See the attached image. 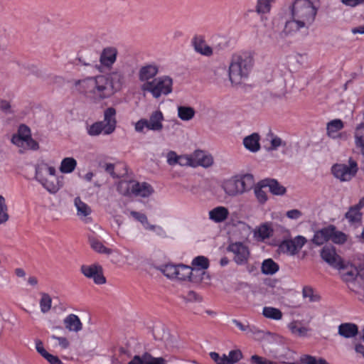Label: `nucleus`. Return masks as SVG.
Returning <instances> with one entry per match:
<instances>
[{"label":"nucleus","instance_id":"51","mask_svg":"<svg viewBox=\"0 0 364 364\" xmlns=\"http://www.w3.org/2000/svg\"><path fill=\"white\" fill-rule=\"evenodd\" d=\"M294 352L287 349L284 354H281L278 356V359L283 363L287 364H294Z\"/></svg>","mask_w":364,"mask_h":364},{"label":"nucleus","instance_id":"62","mask_svg":"<svg viewBox=\"0 0 364 364\" xmlns=\"http://www.w3.org/2000/svg\"><path fill=\"white\" fill-rule=\"evenodd\" d=\"M52 338L55 339V340H57L58 341L59 346L62 348L66 349L67 348H68L69 342H68V339L66 338H65V337H59V336H52Z\"/></svg>","mask_w":364,"mask_h":364},{"label":"nucleus","instance_id":"46","mask_svg":"<svg viewBox=\"0 0 364 364\" xmlns=\"http://www.w3.org/2000/svg\"><path fill=\"white\" fill-rule=\"evenodd\" d=\"M177 264H167L161 267V272L167 278L171 279H176Z\"/></svg>","mask_w":364,"mask_h":364},{"label":"nucleus","instance_id":"50","mask_svg":"<svg viewBox=\"0 0 364 364\" xmlns=\"http://www.w3.org/2000/svg\"><path fill=\"white\" fill-rule=\"evenodd\" d=\"M8 219L9 215L5 199L2 196H0V225L6 222Z\"/></svg>","mask_w":364,"mask_h":364},{"label":"nucleus","instance_id":"42","mask_svg":"<svg viewBox=\"0 0 364 364\" xmlns=\"http://www.w3.org/2000/svg\"><path fill=\"white\" fill-rule=\"evenodd\" d=\"M304 299H307L309 302H317L320 300V296L311 286H304L302 289Z\"/></svg>","mask_w":364,"mask_h":364},{"label":"nucleus","instance_id":"14","mask_svg":"<svg viewBox=\"0 0 364 364\" xmlns=\"http://www.w3.org/2000/svg\"><path fill=\"white\" fill-rule=\"evenodd\" d=\"M231 322L247 336L252 337L255 340L262 339L265 334L264 331L260 330L255 325L250 324L247 321H241L238 319L233 318Z\"/></svg>","mask_w":364,"mask_h":364},{"label":"nucleus","instance_id":"39","mask_svg":"<svg viewBox=\"0 0 364 364\" xmlns=\"http://www.w3.org/2000/svg\"><path fill=\"white\" fill-rule=\"evenodd\" d=\"M177 111L178 117L183 121L192 119L196 114L195 109L189 106H178Z\"/></svg>","mask_w":364,"mask_h":364},{"label":"nucleus","instance_id":"61","mask_svg":"<svg viewBox=\"0 0 364 364\" xmlns=\"http://www.w3.org/2000/svg\"><path fill=\"white\" fill-rule=\"evenodd\" d=\"M35 343L37 352L43 358L47 356L49 353L44 348L43 342L40 340H36Z\"/></svg>","mask_w":364,"mask_h":364},{"label":"nucleus","instance_id":"53","mask_svg":"<svg viewBox=\"0 0 364 364\" xmlns=\"http://www.w3.org/2000/svg\"><path fill=\"white\" fill-rule=\"evenodd\" d=\"M146 230L152 231L154 232L156 235L161 237H166V232L164 230V229L157 225H151L149 224L147 228H146Z\"/></svg>","mask_w":364,"mask_h":364},{"label":"nucleus","instance_id":"30","mask_svg":"<svg viewBox=\"0 0 364 364\" xmlns=\"http://www.w3.org/2000/svg\"><path fill=\"white\" fill-rule=\"evenodd\" d=\"M66 328L70 331L78 332L82 329V323L79 317L75 314H70L64 319Z\"/></svg>","mask_w":364,"mask_h":364},{"label":"nucleus","instance_id":"32","mask_svg":"<svg viewBox=\"0 0 364 364\" xmlns=\"http://www.w3.org/2000/svg\"><path fill=\"white\" fill-rule=\"evenodd\" d=\"M77 164V161L73 157H65L61 161L59 170L64 174L71 173L75 169Z\"/></svg>","mask_w":364,"mask_h":364},{"label":"nucleus","instance_id":"26","mask_svg":"<svg viewBox=\"0 0 364 364\" xmlns=\"http://www.w3.org/2000/svg\"><path fill=\"white\" fill-rule=\"evenodd\" d=\"M31 136L30 128L26 124H21L18 129L17 134L13 135L11 142L18 146H23V141Z\"/></svg>","mask_w":364,"mask_h":364},{"label":"nucleus","instance_id":"59","mask_svg":"<svg viewBox=\"0 0 364 364\" xmlns=\"http://www.w3.org/2000/svg\"><path fill=\"white\" fill-rule=\"evenodd\" d=\"M179 155H177L176 153L173 151H170L167 154V163L170 166H175L178 164Z\"/></svg>","mask_w":364,"mask_h":364},{"label":"nucleus","instance_id":"36","mask_svg":"<svg viewBox=\"0 0 364 364\" xmlns=\"http://www.w3.org/2000/svg\"><path fill=\"white\" fill-rule=\"evenodd\" d=\"M341 273L343 280L346 282H353L355 279L356 277L359 275L358 269L353 267H348L344 264V269H339Z\"/></svg>","mask_w":364,"mask_h":364},{"label":"nucleus","instance_id":"58","mask_svg":"<svg viewBox=\"0 0 364 364\" xmlns=\"http://www.w3.org/2000/svg\"><path fill=\"white\" fill-rule=\"evenodd\" d=\"M213 163V160L212 156L208 155H204L203 154L201 158H199L198 159V164L199 165L208 168Z\"/></svg>","mask_w":364,"mask_h":364},{"label":"nucleus","instance_id":"22","mask_svg":"<svg viewBox=\"0 0 364 364\" xmlns=\"http://www.w3.org/2000/svg\"><path fill=\"white\" fill-rule=\"evenodd\" d=\"M164 114L160 110L153 112L148 119V130L160 132L163 129Z\"/></svg>","mask_w":364,"mask_h":364},{"label":"nucleus","instance_id":"55","mask_svg":"<svg viewBox=\"0 0 364 364\" xmlns=\"http://www.w3.org/2000/svg\"><path fill=\"white\" fill-rule=\"evenodd\" d=\"M250 362L251 364H273L274 361L257 355H253L250 357Z\"/></svg>","mask_w":364,"mask_h":364},{"label":"nucleus","instance_id":"31","mask_svg":"<svg viewBox=\"0 0 364 364\" xmlns=\"http://www.w3.org/2000/svg\"><path fill=\"white\" fill-rule=\"evenodd\" d=\"M87 133L90 136H97L100 134L107 136L111 134L106 132L105 127L100 121L95 122L86 127Z\"/></svg>","mask_w":364,"mask_h":364},{"label":"nucleus","instance_id":"17","mask_svg":"<svg viewBox=\"0 0 364 364\" xmlns=\"http://www.w3.org/2000/svg\"><path fill=\"white\" fill-rule=\"evenodd\" d=\"M191 43L196 53L206 57H210L213 55V48L207 45L202 36H194Z\"/></svg>","mask_w":364,"mask_h":364},{"label":"nucleus","instance_id":"15","mask_svg":"<svg viewBox=\"0 0 364 364\" xmlns=\"http://www.w3.org/2000/svg\"><path fill=\"white\" fill-rule=\"evenodd\" d=\"M116 109L112 107H108L104 111V119L100 122H102L107 133L112 134L116 129Z\"/></svg>","mask_w":364,"mask_h":364},{"label":"nucleus","instance_id":"34","mask_svg":"<svg viewBox=\"0 0 364 364\" xmlns=\"http://www.w3.org/2000/svg\"><path fill=\"white\" fill-rule=\"evenodd\" d=\"M193 269L191 267L185 264H177L176 279L185 281L191 280Z\"/></svg>","mask_w":364,"mask_h":364},{"label":"nucleus","instance_id":"16","mask_svg":"<svg viewBox=\"0 0 364 364\" xmlns=\"http://www.w3.org/2000/svg\"><path fill=\"white\" fill-rule=\"evenodd\" d=\"M127 364H168V361L162 357H153L149 353L141 355H136Z\"/></svg>","mask_w":364,"mask_h":364},{"label":"nucleus","instance_id":"37","mask_svg":"<svg viewBox=\"0 0 364 364\" xmlns=\"http://www.w3.org/2000/svg\"><path fill=\"white\" fill-rule=\"evenodd\" d=\"M74 205L77 210V215L80 218L88 216L91 213V209L85 203L82 201L80 197H76L74 200Z\"/></svg>","mask_w":364,"mask_h":364},{"label":"nucleus","instance_id":"23","mask_svg":"<svg viewBox=\"0 0 364 364\" xmlns=\"http://www.w3.org/2000/svg\"><path fill=\"white\" fill-rule=\"evenodd\" d=\"M235 178H237L240 195L251 190L255 184L254 176L250 173L236 175Z\"/></svg>","mask_w":364,"mask_h":364},{"label":"nucleus","instance_id":"1","mask_svg":"<svg viewBox=\"0 0 364 364\" xmlns=\"http://www.w3.org/2000/svg\"><path fill=\"white\" fill-rule=\"evenodd\" d=\"M124 76L120 72H112L109 77L97 75L89 77L78 81V90L86 97L95 101H100L109 97L119 90L124 84Z\"/></svg>","mask_w":364,"mask_h":364},{"label":"nucleus","instance_id":"54","mask_svg":"<svg viewBox=\"0 0 364 364\" xmlns=\"http://www.w3.org/2000/svg\"><path fill=\"white\" fill-rule=\"evenodd\" d=\"M148 129V119L142 118L134 124V129L138 133H144V129Z\"/></svg>","mask_w":364,"mask_h":364},{"label":"nucleus","instance_id":"5","mask_svg":"<svg viewBox=\"0 0 364 364\" xmlns=\"http://www.w3.org/2000/svg\"><path fill=\"white\" fill-rule=\"evenodd\" d=\"M56 174V169L54 166H50L44 161H38L35 165L34 178L50 193H56L59 186L53 181L47 178V176H54Z\"/></svg>","mask_w":364,"mask_h":364},{"label":"nucleus","instance_id":"45","mask_svg":"<svg viewBox=\"0 0 364 364\" xmlns=\"http://www.w3.org/2000/svg\"><path fill=\"white\" fill-rule=\"evenodd\" d=\"M129 214L136 221L140 223L143 228L146 230L149 223L147 218V216L141 212L135 211V210H127L125 212V214Z\"/></svg>","mask_w":364,"mask_h":364},{"label":"nucleus","instance_id":"60","mask_svg":"<svg viewBox=\"0 0 364 364\" xmlns=\"http://www.w3.org/2000/svg\"><path fill=\"white\" fill-rule=\"evenodd\" d=\"M26 144L27 147H28L30 149L36 151L39 149L38 143L34 140L31 136H29L27 139L23 141V145Z\"/></svg>","mask_w":364,"mask_h":364},{"label":"nucleus","instance_id":"21","mask_svg":"<svg viewBox=\"0 0 364 364\" xmlns=\"http://www.w3.org/2000/svg\"><path fill=\"white\" fill-rule=\"evenodd\" d=\"M159 73V67L156 64H146L141 67L139 71V79L141 82H149Z\"/></svg>","mask_w":364,"mask_h":364},{"label":"nucleus","instance_id":"64","mask_svg":"<svg viewBox=\"0 0 364 364\" xmlns=\"http://www.w3.org/2000/svg\"><path fill=\"white\" fill-rule=\"evenodd\" d=\"M50 364H63V362L56 355H53L48 353L47 356L44 358Z\"/></svg>","mask_w":364,"mask_h":364},{"label":"nucleus","instance_id":"24","mask_svg":"<svg viewBox=\"0 0 364 364\" xmlns=\"http://www.w3.org/2000/svg\"><path fill=\"white\" fill-rule=\"evenodd\" d=\"M209 219L215 223L225 221L229 216V210L224 206H217L208 213Z\"/></svg>","mask_w":364,"mask_h":364},{"label":"nucleus","instance_id":"13","mask_svg":"<svg viewBox=\"0 0 364 364\" xmlns=\"http://www.w3.org/2000/svg\"><path fill=\"white\" fill-rule=\"evenodd\" d=\"M209 355L216 364H235L243 358L242 353L240 349L231 350L228 352V355L210 352Z\"/></svg>","mask_w":364,"mask_h":364},{"label":"nucleus","instance_id":"11","mask_svg":"<svg viewBox=\"0 0 364 364\" xmlns=\"http://www.w3.org/2000/svg\"><path fill=\"white\" fill-rule=\"evenodd\" d=\"M306 242L307 240L305 237L297 235L293 239L282 241L279 245V250L283 253L294 256L301 250Z\"/></svg>","mask_w":364,"mask_h":364},{"label":"nucleus","instance_id":"56","mask_svg":"<svg viewBox=\"0 0 364 364\" xmlns=\"http://www.w3.org/2000/svg\"><path fill=\"white\" fill-rule=\"evenodd\" d=\"M177 164L181 166H193V160L188 155H179Z\"/></svg>","mask_w":364,"mask_h":364},{"label":"nucleus","instance_id":"28","mask_svg":"<svg viewBox=\"0 0 364 364\" xmlns=\"http://www.w3.org/2000/svg\"><path fill=\"white\" fill-rule=\"evenodd\" d=\"M344 127V124L341 119H335L331 120L326 124V133L327 135L333 139L340 137L339 131Z\"/></svg>","mask_w":364,"mask_h":364},{"label":"nucleus","instance_id":"27","mask_svg":"<svg viewBox=\"0 0 364 364\" xmlns=\"http://www.w3.org/2000/svg\"><path fill=\"white\" fill-rule=\"evenodd\" d=\"M259 140V135L257 133H252L243 139V145L249 151L255 153L261 148Z\"/></svg>","mask_w":364,"mask_h":364},{"label":"nucleus","instance_id":"12","mask_svg":"<svg viewBox=\"0 0 364 364\" xmlns=\"http://www.w3.org/2000/svg\"><path fill=\"white\" fill-rule=\"evenodd\" d=\"M80 270L85 277L92 279L95 284L101 285L106 283V278L103 275V269L100 264H83L81 266Z\"/></svg>","mask_w":364,"mask_h":364},{"label":"nucleus","instance_id":"43","mask_svg":"<svg viewBox=\"0 0 364 364\" xmlns=\"http://www.w3.org/2000/svg\"><path fill=\"white\" fill-rule=\"evenodd\" d=\"M41 296L39 301L40 309L42 313L46 314L51 309L52 299L48 294L45 292H41Z\"/></svg>","mask_w":364,"mask_h":364},{"label":"nucleus","instance_id":"57","mask_svg":"<svg viewBox=\"0 0 364 364\" xmlns=\"http://www.w3.org/2000/svg\"><path fill=\"white\" fill-rule=\"evenodd\" d=\"M281 146H285L286 143L283 141L280 137L274 136L271 139L269 150H277Z\"/></svg>","mask_w":364,"mask_h":364},{"label":"nucleus","instance_id":"38","mask_svg":"<svg viewBox=\"0 0 364 364\" xmlns=\"http://www.w3.org/2000/svg\"><path fill=\"white\" fill-rule=\"evenodd\" d=\"M262 315L269 319L279 321L282 318V312L280 309L272 306H264L262 309Z\"/></svg>","mask_w":364,"mask_h":364},{"label":"nucleus","instance_id":"10","mask_svg":"<svg viewBox=\"0 0 364 364\" xmlns=\"http://www.w3.org/2000/svg\"><path fill=\"white\" fill-rule=\"evenodd\" d=\"M228 251L234 255L233 260L237 265L247 264L250 257V250L247 245L241 242L230 243L228 247Z\"/></svg>","mask_w":364,"mask_h":364},{"label":"nucleus","instance_id":"6","mask_svg":"<svg viewBox=\"0 0 364 364\" xmlns=\"http://www.w3.org/2000/svg\"><path fill=\"white\" fill-rule=\"evenodd\" d=\"M173 80L167 75L154 78L152 81L144 83L142 89L150 92L154 98L167 95L172 92Z\"/></svg>","mask_w":364,"mask_h":364},{"label":"nucleus","instance_id":"44","mask_svg":"<svg viewBox=\"0 0 364 364\" xmlns=\"http://www.w3.org/2000/svg\"><path fill=\"white\" fill-rule=\"evenodd\" d=\"M90 243L91 247L97 252L105 255H110L112 250L106 247L100 240L96 238H90Z\"/></svg>","mask_w":364,"mask_h":364},{"label":"nucleus","instance_id":"8","mask_svg":"<svg viewBox=\"0 0 364 364\" xmlns=\"http://www.w3.org/2000/svg\"><path fill=\"white\" fill-rule=\"evenodd\" d=\"M117 53L118 51L115 47L108 46L104 48L100 56V65L95 64V62H85L81 58H78V60L83 65L96 68L99 70L102 71V68L109 69L112 67L116 62Z\"/></svg>","mask_w":364,"mask_h":364},{"label":"nucleus","instance_id":"49","mask_svg":"<svg viewBox=\"0 0 364 364\" xmlns=\"http://www.w3.org/2000/svg\"><path fill=\"white\" fill-rule=\"evenodd\" d=\"M288 328L293 334L300 336L305 335L307 331L306 328L301 326L297 321H292L289 323Z\"/></svg>","mask_w":364,"mask_h":364},{"label":"nucleus","instance_id":"52","mask_svg":"<svg viewBox=\"0 0 364 364\" xmlns=\"http://www.w3.org/2000/svg\"><path fill=\"white\" fill-rule=\"evenodd\" d=\"M331 240L336 244H343L346 240V235L341 231H337L336 228L334 227L333 233L332 234V237H331Z\"/></svg>","mask_w":364,"mask_h":364},{"label":"nucleus","instance_id":"2","mask_svg":"<svg viewBox=\"0 0 364 364\" xmlns=\"http://www.w3.org/2000/svg\"><path fill=\"white\" fill-rule=\"evenodd\" d=\"M289 11L291 16L285 21L281 38L294 36L302 29L308 31L315 21L318 8L310 0H294Z\"/></svg>","mask_w":364,"mask_h":364},{"label":"nucleus","instance_id":"25","mask_svg":"<svg viewBox=\"0 0 364 364\" xmlns=\"http://www.w3.org/2000/svg\"><path fill=\"white\" fill-rule=\"evenodd\" d=\"M222 188L229 196L240 195L237 178H235V176L225 180L222 184Z\"/></svg>","mask_w":364,"mask_h":364},{"label":"nucleus","instance_id":"9","mask_svg":"<svg viewBox=\"0 0 364 364\" xmlns=\"http://www.w3.org/2000/svg\"><path fill=\"white\" fill-rule=\"evenodd\" d=\"M320 256L331 267L336 269H344V262L337 254L333 246L324 245L320 251Z\"/></svg>","mask_w":364,"mask_h":364},{"label":"nucleus","instance_id":"63","mask_svg":"<svg viewBox=\"0 0 364 364\" xmlns=\"http://www.w3.org/2000/svg\"><path fill=\"white\" fill-rule=\"evenodd\" d=\"M301 212L297 209L290 210L287 212V216L289 219L296 220L299 219L301 216Z\"/></svg>","mask_w":364,"mask_h":364},{"label":"nucleus","instance_id":"41","mask_svg":"<svg viewBox=\"0 0 364 364\" xmlns=\"http://www.w3.org/2000/svg\"><path fill=\"white\" fill-rule=\"evenodd\" d=\"M192 269L195 270H205L209 267V260L205 256H197L192 260Z\"/></svg>","mask_w":364,"mask_h":364},{"label":"nucleus","instance_id":"20","mask_svg":"<svg viewBox=\"0 0 364 364\" xmlns=\"http://www.w3.org/2000/svg\"><path fill=\"white\" fill-rule=\"evenodd\" d=\"M362 208L363 206H359V203L348 208L345 214V218L350 225H359L361 223L363 213L360 210Z\"/></svg>","mask_w":364,"mask_h":364},{"label":"nucleus","instance_id":"7","mask_svg":"<svg viewBox=\"0 0 364 364\" xmlns=\"http://www.w3.org/2000/svg\"><path fill=\"white\" fill-rule=\"evenodd\" d=\"M358 163L350 157L348 164L337 163L331 166L333 176L341 182H348L354 178L358 171Z\"/></svg>","mask_w":364,"mask_h":364},{"label":"nucleus","instance_id":"18","mask_svg":"<svg viewBox=\"0 0 364 364\" xmlns=\"http://www.w3.org/2000/svg\"><path fill=\"white\" fill-rule=\"evenodd\" d=\"M262 187H267L269 192L274 196H284L287 192V188L281 185L279 181L274 178H265L261 181Z\"/></svg>","mask_w":364,"mask_h":364},{"label":"nucleus","instance_id":"3","mask_svg":"<svg viewBox=\"0 0 364 364\" xmlns=\"http://www.w3.org/2000/svg\"><path fill=\"white\" fill-rule=\"evenodd\" d=\"M253 67V58L247 53L232 55L229 65L228 75L232 83H239L247 78Z\"/></svg>","mask_w":364,"mask_h":364},{"label":"nucleus","instance_id":"35","mask_svg":"<svg viewBox=\"0 0 364 364\" xmlns=\"http://www.w3.org/2000/svg\"><path fill=\"white\" fill-rule=\"evenodd\" d=\"M272 232V228L266 223L257 227L254 231V236L258 240L263 241L269 238Z\"/></svg>","mask_w":364,"mask_h":364},{"label":"nucleus","instance_id":"40","mask_svg":"<svg viewBox=\"0 0 364 364\" xmlns=\"http://www.w3.org/2000/svg\"><path fill=\"white\" fill-rule=\"evenodd\" d=\"M299 361L301 364H331L322 357H317L309 354L301 355Z\"/></svg>","mask_w":364,"mask_h":364},{"label":"nucleus","instance_id":"47","mask_svg":"<svg viewBox=\"0 0 364 364\" xmlns=\"http://www.w3.org/2000/svg\"><path fill=\"white\" fill-rule=\"evenodd\" d=\"M274 0H257L256 11L258 14H267L270 12L271 4Z\"/></svg>","mask_w":364,"mask_h":364},{"label":"nucleus","instance_id":"4","mask_svg":"<svg viewBox=\"0 0 364 364\" xmlns=\"http://www.w3.org/2000/svg\"><path fill=\"white\" fill-rule=\"evenodd\" d=\"M118 192L124 196L148 198L154 193L153 187L146 182L122 180L117 185Z\"/></svg>","mask_w":364,"mask_h":364},{"label":"nucleus","instance_id":"29","mask_svg":"<svg viewBox=\"0 0 364 364\" xmlns=\"http://www.w3.org/2000/svg\"><path fill=\"white\" fill-rule=\"evenodd\" d=\"M338 333L346 338H353L358 333V327L353 323H343L338 326Z\"/></svg>","mask_w":364,"mask_h":364},{"label":"nucleus","instance_id":"19","mask_svg":"<svg viewBox=\"0 0 364 364\" xmlns=\"http://www.w3.org/2000/svg\"><path fill=\"white\" fill-rule=\"evenodd\" d=\"M334 226L329 225L328 227H325L318 231L314 232V237L312 238V242L316 245H321L326 242L331 240V237H332V234L333 233Z\"/></svg>","mask_w":364,"mask_h":364},{"label":"nucleus","instance_id":"48","mask_svg":"<svg viewBox=\"0 0 364 364\" xmlns=\"http://www.w3.org/2000/svg\"><path fill=\"white\" fill-rule=\"evenodd\" d=\"M264 187H262V186H261V181H260L258 183L257 186H256L254 190L255 195L257 200L259 201V203L261 204H264L268 200L267 194L264 191H263V189H262Z\"/></svg>","mask_w":364,"mask_h":364},{"label":"nucleus","instance_id":"33","mask_svg":"<svg viewBox=\"0 0 364 364\" xmlns=\"http://www.w3.org/2000/svg\"><path fill=\"white\" fill-rule=\"evenodd\" d=\"M279 269V264L271 258L264 259L262 263L261 271L265 275H272L277 273Z\"/></svg>","mask_w":364,"mask_h":364}]
</instances>
